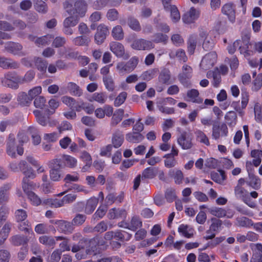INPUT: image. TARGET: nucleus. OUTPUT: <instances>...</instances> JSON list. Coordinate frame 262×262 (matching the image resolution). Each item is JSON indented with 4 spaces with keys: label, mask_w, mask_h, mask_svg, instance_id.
Masks as SVG:
<instances>
[{
    "label": "nucleus",
    "mask_w": 262,
    "mask_h": 262,
    "mask_svg": "<svg viewBox=\"0 0 262 262\" xmlns=\"http://www.w3.org/2000/svg\"><path fill=\"white\" fill-rule=\"evenodd\" d=\"M63 5L68 14L75 15L79 18L84 17L88 10V5L84 0L76 1L73 8H72V5L69 1H66Z\"/></svg>",
    "instance_id": "f257e3e1"
},
{
    "label": "nucleus",
    "mask_w": 262,
    "mask_h": 262,
    "mask_svg": "<svg viewBox=\"0 0 262 262\" xmlns=\"http://www.w3.org/2000/svg\"><path fill=\"white\" fill-rule=\"evenodd\" d=\"M24 148L18 143L16 144L15 135L11 133L6 141L7 154L12 158H15L16 154L21 156L24 154Z\"/></svg>",
    "instance_id": "f03ea898"
},
{
    "label": "nucleus",
    "mask_w": 262,
    "mask_h": 262,
    "mask_svg": "<svg viewBox=\"0 0 262 262\" xmlns=\"http://www.w3.org/2000/svg\"><path fill=\"white\" fill-rule=\"evenodd\" d=\"M86 250L82 253H76L75 256L78 259L85 258L87 255H95L97 249V246L99 244V239L97 237H94L91 239L86 238Z\"/></svg>",
    "instance_id": "7ed1b4c3"
},
{
    "label": "nucleus",
    "mask_w": 262,
    "mask_h": 262,
    "mask_svg": "<svg viewBox=\"0 0 262 262\" xmlns=\"http://www.w3.org/2000/svg\"><path fill=\"white\" fill-rule=\"evenodd\" d=\"M26 27L25 22L20 19H15L13 21L12 25L7 21L0 20V30L11 31L15 29L19 30H24Z\"/></svg>",
    "instance_id": "20e7f679"
},
{
    "label": "nucleus",
    "mask_w": 262,
    "mask_h": 262,
    "mask_svg": "<svg viewBox=\"0 0 262 262\" xmlns=\"http://www.w3.org/2000/svg\"><path fill=\"white\" fill-rule=\"evenodd\" d=\"M192 135L191 133L184 131L181 133L178 137L177 142L178 144L183 149H188L192 147Z\"/></svg>",
    "instance_id": "39448f33"
},
{
    "label": "nucleus",
    "mask_w": 262,
    "mask_h": 262,
    "mask_svg": "<svg viewBox=\"0 0 262 262\" xmlns=\"http://www.w3.org/2000/svg\"><path fill=\"white\" fill-rule=\"evenodd\" d=\"M138 63V58L134 56L131 58L126 63L123 62L118 63L117 65V69L121 73L123 72L129 73L134 70Z\"/></svg>",
    "instance_id": "423d86ee"
},
{
    "label": "nucleus",
    "mask_w": 262,
    "mask_h": 262,
    "mask_svg": "<svg viewBox=\"0 0 262 262\" xmlns=\"http://www.w3.org/2000/svg\"><path fill=\"white\" fill-rule=\"evenodd\" d=\"M4 47L7 52L13 55L19 56L26 55V53L23 51V46L18 42L8 41L5 43Z\"/></svg>",
    "instance_id": "0eeeda50"
},
{
    "label": "nucleus",
    "mask_w": 262,
    "mask_h": 262,
    "mask_svg": "<svg viewBox=\"0 0 262 262\" xmlns=\"http://www.w3.org/2000/svg\"><path fill=\"white\" fill-rule=\"evenodd\" d=\"M154 47L152 41L142 38L135 39L131 44L132 48L136 50H150Z\"/></svg>",
    "instance_id": "6e6552de"
},
{
    "label": "nucleus",
    "mask_w": 262,
    "mask_h": 262,
    "mask_svg": "<svg viewBox=\"0 0 262 262\" xmlns=\"http://www.w3.org/2000/svg\"><path fill=\"white\" fill-rule=\"evenodd\" d=\"M182 70V73L178 76L179 79L184 86L188 87L190 85L189 79L192 76V69L189 66L184 64Z\"/></svg>",
    "instance_id": "1a4fd4ad"
},
{
    "label": "nucleus",
    "mask_w": 262,
    "mask_h": 262,
    "mask_svg": "<svg viewBox=\"0 0 262 262\" xmlns=\"http://www.w3.org/2000/svg\"><path fill=\"white\" fill-rule=\"evenodd\" d=\"M216 58L217 55L214 52L206 54L202 59L200 67L204 70H207L211 68L214 66Z\"/></svg>",
    "instance_id": "9d476101"
},
{
    "label": "nucleus",
    "mask_w": 262,
    "mask_h": 262,
    "mask_svg": "<svg viewBox=\"0 0 262 262\" xmlns=\"http://www.w3.org/2000/svg\"><path fill=\"white\" fill-rule=\"evenodd\" d=\"M110 50L117 57H123L124 59L129 58V55L125 53V49L123 45L116 41H113L110 43Z\"/></svg>",
    "instance_id": "9b49d317"
},
{
    "label": "nucleus",
    "mask_w": 262,
    "mask_h": 262,
    "mask_svg": "<svg viewBox=\"0 0 262 262\" xmlns=\"http://www.w3.org/2000/svg\"><path fill=\"white\" fill-rule=\"evenodd\" d=\"M228 134V129L225 123H222L220 125H213L212 137L214 139L217 140L220 137H227Z\"/></svg>",
    "instance_id": "f8f14e48"
},
{
    "label": "nucleus",
    "mask_w": 262,
    "mask_h": 262,
    "mask_svg": "<svg viewBox=\"0 0 262 262\" xmlns=\"http://www.w3.org/2000/svg\"><path fill=\"white\" fill-rule=\"evenodd\" d=\"M54 223L57 225V230L60 232L66 234H71L74 229L72 222L59 220L56 221Z\"/></svg>",
    "instance_id": "ddd939ff"
},
{
    "label": "nucleus",
    "mask_w": 262,
    "mask_h": 262,
    "mask_svg": "<svg viewBox=\"0 0 262 262\" xmlns=\"http://www.w3.org/2000/svg\"><path fill=\"white\" fill-rule=\"evenodd\" d=\"M108 33V29L106 26L102 24L99 25L95 35V42L98 45L101 44L105 40Z\"/></svg>",
    "instance_id": "4468645a"
},
{
    "label": "nucleus",
    "mask_w": 262,
    "mask_h": 262,
    "mask_svg": "<svg viewBox=\"0 0 262 262\" xmlns=\"http://www.w3.org/2000/svg\"><path fill=\"white\" fill-rule=\"evenodd\" d=\"M199 15V11L194 7H191L188 12L184 14L182 20L185 24H191L198 19Z\"/></svg>",
    "instance_id": "2eb2a0df"
},
{
    "label": "nucleus",
    "mask_w": 262,
    "mask_h": 262,
    "mask_svg": "<svg viewBox=\"0 0 262 262\" xmlns=\"http://www.w3.org/2000/svg\"><path fill=\"white\" fill-rule=\"evenodd\" d=\"M222 13L227 15L229 21L232 23L235 20V8L232 4H226L222 8Z\"/></svg>",
    "instance_id": "dca6fc26"
},
{
    "label": "nucleus",
    "mask_w": 262,
    "mask_h": 262,
    "mask_svg": "<svg viewBox=\"0 0 262 262\" xmlns=\"http://www.w3.org/2000/svg\"><path fill=\"white\" fill-rule=\"evenodd\" d=\"M124 138L123 132L119 130H116L112 135V146L117 148L120 147L124 142Z\"/></svg>",
    "instance_id": "f3484780"
},
{
    "label": "nucleus",
    "mask_w": 262,
    "mask_h": 262,
    "mask_svg": "<svg viewBox=\"0 0 262 262\" xmlns=\"http://www.w3.org/2000/svg\"><path fill=\"white\" fill-rule=\"evenodd\" d=\"M19 67V64L17 62L10 58L0 57V67L5 69H15L18 68Z\"/></svg>",
    "instance_id": "a211bd4d"
},
{
    "label": "nucleus",
    "mask_w": 262,
    "mask_h": 262,
    "mask_svg": "<svg viewBox=\"0 0 262 262\" xmlns=\"http://www.w3.org/2000/svg\"><path fill=\"white\" fill-rule=\"evenodd\" d=\"M75 158L69 155H58L53 160L52 164H75Z\"/></svg>",
    "instance_id": "6ab92c4d"
},
{
    "label": "nucleus",
    "mask_w": 262,
    "mask_h": 262,
    "mask_svg": "<svg viewBox=\"0 0 262 262\" xmlns=\"http://www.w3.org/2000/svg\"><path fill=\"white\" fill-rule=\"evenodd\" d=\"M50 168L51 179L54 181L60 180L62 174L61 165H51Z\"/></svg>",
    "instance_id": "aec40b11"
},
{
    "label": "nucleus",
    "mask_w": 262,
    "mask_h": 262,
    "mask_svg": "<svg viewBox=\"0 0 262 262\" xmlns=\"http://www.w3.org/2000/svg\"><path fill=\"white\" fill-rule=\"evenodd\" d=\"M126 212L124 209L112 208L107 214L109 219H124L126 217Z\"/></svg>",
    "instance_id": "412c9836"
},
{
    "label": "nucleus",
    "mask_w": 262,
    "mask_h": 262,
    "mask_svg": "<svg viewBox=\"0 0 262 262\" xmlns=\"http://www.w3.org/2000/svg\"><path fill=\"white\" fill-rule=\"evenodd\" d=\"M107 99V96L105 92H96L92 94L89 98L90 102L96 101L100 104L105 103Z\"/></svg>",
    "instance_id": "4be33fe9"
},
{
    "label": "nucleus",
    "mask_w": 262,
    "mask_h": 262,
    "mask_svg": "<svg viewBox=\"0 0 262 262\" xmlns=\"http://www.w3.org/2000/svg\"><path fill=\"white\" fill-rule=\"evenodd\" d=\"M171 74L168 69L162 70L159 75L158 81L163 84H169L170 83Z\"/></svg>",
    "instance_id": "5701e85b"
},
{
    "label": "nucleus",
    "mask_w": 262,
    "mask_h": 262,
    "mask_svg": "<svg viewBox=\"0 0 262 262\" xmlns=\"http://www.w3.org/2000/svg\"><path fill=\"white\" fill-rule=\"evenodd\" d=\"M67 88L69 92L73 96L80 97L82 95V90L75 83L70 82L67 84Z\"/></svg>",
    "instance_id": "b1692460"
},
{
    "label": "nucleus",
    "mask_w": 262,
    "mask_h": 262,
    "mask_svg": "<svg viewBox=\"0 0 262 262\" xmlns=\"http://www.w3.org/2000/svg\"><path fill=\"white\" fill-rule=\"evenodd\" d=\"M168 175L170 177L172 178L174 180V182L177 184L182 183L184 178L182 172L179 169H172L169 170Z\"/></svg>",
    "instance_id": "393cba45"
},
{
    "label": "nucleus",
    "mask_w": 262,
    "mask_h": 262,
    "mask_svg": "<svg viewBox=\"0 0 262 262\" xmlns=\"http://www.w3.org/2000/svg\"><path fill=\"white\" fill-rule=\"evenodd\" d=\"M12 224L11 223H6L3 227L0 234L1 238H0V246L4 244L6 239L9 236V234L11 230Z\"/></svg>",
    "instance_id": "a878e982"
},
{
    "label": "nucleus",
    "mask_w": 262,
    "mask_h": 262,
    "mask_svg": "<svg viewBox=\"0 0 262 262\" xmlns=\"http://www.w3.org/2000/svg\"><path fill=\"white\" fill-rule=\"evenodd\" d=\"M178 232L187 238H191L193 235L194 230L187 225L181 224L178 228Z\"/></svg>",
    "instance_id": "bb28decb"
},
{
    "label": "nucleus",
    "mask_w": 262,
    "mask_h": 262,
    "mask_svg": "<svg viewBox=\"0 0 262 262\" xmlns=\"http://www.w3.org/2000/svg\"><path fill=\"white\" fill-rule=\"evenodd\" d=\"M98 203V199L91 198L88 200L85 207L84 212L85 213L91 214L95 209Z\"/></svg>",
    "instance_id": "cd10ccee"
},
{
    "label": "nucleus",
    "mask_w": 262,
    "mask_h": 262,
    "mask_svg": "<svg viewBox=\"0 0 262 262\" xmlns=\"http://www.w3.org/2000/svg\"><path fill=\"white\" fill-rule=\"evenodd\" d=\"M200 36L202 38L205 37V40L203 43V48L206 51L211 50L214 45V41L210 37L206 36L205 32H202L200 34Z\"/></svg>",
    "instance_id": "c85d7f7f"
},
{
    "label": "nucleus",
    "mask_w": 262,
    "mask_h": 262,
    "mask_svg": "<svg viewBox=\"0 0 262 262\" xmlns=\"http://www.w3.org/2000/svg\"><path fill=\"white\" fill-rule=\"evenodd\" d=\"M169 56L171 59L177 58L180 61L183 62H186L187 60L185 52L182 49L171 51L169 54Z\"/></svg>",
    "instance_id": "c756f323"
},
{
    "label": "nucleus",
    "mask_w": 262,
    "mask_h": 262,
    "mask_svg": "<svg viewBox=\"0 0 262 262\" xmlns=\"http://www.w3.org/2000/svg\"><path fill=\"white\" fill-rule=\"evenodd\" d=\"M199 92L196 89H191L187 91V96L189 100L194 103H201L203 102V99L199 97Z\"/></svg>",
    "instance_id": "7c9ffc66"
},
{
    "label": "nucleus",
    "mask_w": 262,
    "mask_h": 262,
    "mask_svg": "<svg viewBox=\"0 0 262 262\" xmlns=\"http://www.w3.org/2000/svg\"><path fill=\"white\" fill-rule=\"evenodd\" d=\"M35 75V73L33 71L29 70L26 73L24 77L19 76L15 79L19 84L28 83L34 79Z\"/></svg>",
    "instance_id": "2f4dec72"
},
{
    "label": "nucleus",
    "mask_w": 262,
    "mask_h": 262,
    "mask_svg": "<svg viewBox=\"0 0 262 262\" xmlns=\"http://www.w3.org/2000/svg\"><path fill=\"white\" fill-rule=\"evenodd\" d=\"M225 119L226 123L230 127H233L235 125L237 122V115L234 111L228 112L225 116Z\"/></svg>",
    "instance_id": "473e14b6"
},
{
    "label": "nucleus",
    "mask_w": 262,
    "mask_h": 262,
    "mask_svg": "<svg viewBox=\"0 0 262 262\" xmlns=\"http://www.w3.org/2000/svg\"><path fill=\"white\" fill-rule=\"evenodd\" d=\"M53 39V36L51 34H47L37 37L35 40V44L38 47L46 46L49 45Z\"/></svg>",
    "instance_id": "72a5a7b5"
},
{
    "label": "nucleus",
    "mask_w": 262,
    "mask_h": 262,
    "mask_svg": "<svg viewBox=\"0 0 262 262\" xmlns=\"http://www.w3.org/2000/svg\"><path fill=\"white\" fill-rule=\"evenodd\" d=\"M72 41L76 46H87L90 42V39L85 36L81 35L72 38Z\"/></svg>",
    "instance_id": "f704fd0d"
},
{
    "label": "nucleus",
    "mask_w": 262,
    "mask_h": 262,
    "mask_svg": "<svg viewBox=\"0 0 262 262\" xmlns=\"http://www.w3.org/2000/svg\"><path fill=\"white\" fill-rule=\"evenodd\" d=\"M17 100L20 105L22 106H28L32 101V99L29 95L25 92H20L17 95Z\"/></svg>",
    "instance_id": "c9c22d12"
},
{
    "label": "nucleus",
    "mask_w": 262,
    "mask_h": 262,
    "mask_svg": "<svg viewBox=\"0 0 262 262\" xmlns=\"http://www.w3.org/2000/svg\"><path fill=\"white\" fill-rule=\"evenodd\" d=\"M20 170L28 178H33L35 176V170L31 165H21Z\"/></svg>",
    "instance_id": "e433bc0d"
},
{
    "label": "nucleus",
    "mask_w": 262,
    "mask_h": 262,
    "mask_svg": "<svg viewBox=\"0 0 262 262\" xmlns=\"http://www.w3.org/2000/svg\"><path fill=\"white\" fill-rule=\"evenodd\" d=\"M129 230L136 231L142 226V222L139 216L135 215L132 217L129 223Z\"/></svg>",
    "instance_id": "4c0bfd02"
},
{
    "label": "nucleus",
    "mask_w": 262,
    "mask_h": 262,
    "mask_svg": "<svg viewBox=\"0 0 262 262\" xmlns=\"http://www.w3.org/2000/svg\"><path fill=\"white\" fill-rule=\"evenodd\" d=\"M166 11H169L170 13V18L172 21L174 23L178 22L181 18L179 11L174 5L169 7L168 9H165Z\"/></svg>",
    "instance_id": "58836bf2"
},
{
    "label": "nucleus",
    "mask_w": 262,
    "mask_h": 262,
    "mask_svg": "<svg viewBox=\"0 0 262 262\" xmlns=\"http://www.w3.org/2000/svg\"><path fill=\"white\" fill-rule=\"evenodd\" d=\"M143 138V136L140 133L137 132L128 133L126 135V139L129 142L139 143L141 142Z\"/></svg>",
    "instance_id": "ea45409f"
},
{
    "label": "nucleus",
    "mask_w": 262,
    "mask_h": 262,
    "mask_svg": "<svg viewBox=\"0 0 262 262\" xmlns=\"http://www.w3.org/2000/svg\"><path fill=\"white\" fill-rule=\"evenodd\" d=\"M86 238H82L79 242L73 245L71 251L74 253H81V250H84L86 246Z\"/></svg>",
    "instance_id": "a19ab883"
},
{
    "label": "nucleus",
    "mask_w": 262,
    "mask_h": 262,
    "mask_svg": "<svg viewBox=\"0 0 262 262\" xmlns=\"http://www.w3.org/2000/svg\"><path fill=\"white\" fill-rule=\"evenodd\" d=\"M10 184L4 185L0 189V203L7 202L9 199V191L10 189Z\"/></svg>",
    "instance_id": "79ce46f5"
},
{
    "label": "nucleus",
    "mask_w": 262,
    "mask_h": 262,
    "mask_svg": "<svg viewBox=\"0 0 262 262\" xmlns=\"http://www.w3.org/2000/svg\"><path fill=\"white\" fill-rule=\"evenodd\" d=\"M39 242L48 247H53L55 244V239L54 237L47 235H42L39 238Z\"/></svg>",
    "instance_id": "37998d69"
},
{
    "label": "nucleus",
    "mask_w": 262,
    "mask_h": 262,
    "mask_svg": "<svg viewBox=\"0 0 262 262\" xmlns=\"http://www.w3.org/2000/svg\"><path fill=\"white\" fill-rule=\"evenodd\" d=\"M194 134L195 135L196 139L198 141L207 146L210 145V142L208 137L202 130L196 129L194 132Z\"/></svg>",
    "instance_id": "c03bdc74"
},
{
    "label": "nucleus",
    "mask_w": 262,
    "mask_h": 262,
    "mask_svg": "<svg viewBox=\"0 0 262 262\" xmlns=\"http://www.w3.org/2000/svg\"><path fill=\"white\" fill-rule=\"evenodd\" d=\"M28 130L31 134L33 144L35 145H38L40 143L41 138L37 128L34 126H30Z\"/></svg>",
    "instance_id": "a18cd8bd"
},
{
    "label": "nucleus",
    "mask_w": 262,
    "mask_h": 262,
    "mask_svg": "<svg viewBox=\"0 0 262 262\" xmlns=\"http://www.w3.org/2000/svg\"><path fill=\"white\" fill-rule=\"evenodd\" d=\"M34 64L39 71L44 72L47 70L48 63L41 58L35 57Z\"/></svg>",
    "instance_id": "49530a36"
},
{
    "label": "nucleus",
    "mask_w": 262,
    "mask_h": 262,
    "mask_svg": "<svg viewBox=\"0 0 262 262\" xmlns=\"http://www.w3.org/2000/svg\"><path fill=\"white\" fill-rule=\"evenodd\" d=\"M79 19V18L77 16L73 15H71L70 16L66 17L63 20L62 25H65L73 28L78 24Z\"/></svg>",
    "instance_id": "de8ad7c7"
},
{
    "label": "nucleus",
    "mask_w": 262,
    "mask_h": 262,
    "mask_svg": "<svg viewBox=\"0 0 262 262\" xmlns=\"http://www.w3.org/2000/svg\"><path fill=\"white\" fill-rule=\"evenodd\" d=\"M112 34L116 40H120L124 38V32L121 26L118 25L114 27L112 31Z\"/></svg>",
    "instance_id": "09e8293b"
},
{
    "label": "nucleus",
    "mask_w": 262,
    "mask_h": 262,
    "mask_svg": "<svg viewBox=\"0 0 262 262\" xmlns=\"http://www.w3.org/2000/svg\"><path fill=\"white\" fill-rule=\"evenodd\" d=\"M262 87V74H259L252 83L251 90L253 92L258 91Z\"/></svg>",
    "instance_id": "8fccbe9b"
},
{
    "label": "nucleus",
    "mask_w": 262,
    "mask_h": 262,
    "mask_svg": "<svg viewBox=\"0 0 262 262\" xmlns=\"http://www.w3.org/2000/svg\"><path fill=\"white\" fill-rule=\"evenodd\" d=\"M124 111L122 109L117 110L113 114L111 121L112 126L116 125L122 119Z\"/></svg>",
    "instance_id": "3c124183"
},
{
    "label": "nucleus",
    "mask_w": 262,
    "mask_h": 262,
    "mask_svg": "<svg viewBox=\"0 0 262 262\" xmlns=\"http://www.w3.org/2000/svg\"><path fill=\"white\" fill-rule=\"evenodd\" d=\"M35 10L39 13L45 14L48 11L47 4L43 1H38L34 4Z\"/></svg>",
    "instance_id": "603ef678"
},
{
    "label": "nucleus",
    "mask_w": 262,
    "mask_h": 262,
    "mask_svg": "<svg viewBox=\"0 0 262 262\" xmlns=\"http://www.w3.org/2000/svg\"><path fill=\"white\" fill-rule=\"evenodd\" d=\"M197 42V36L195 35H191L188 41V51L190 54L194 53Z\"/></svg>",
    "instance_id": "864d4df0"
},
{
    "label": "nucleus",
    "mask_w": 262,
    "mask_h": 262,
    "mask_svg": "<svg viewBox=\"0 0 262 262\" xmlns=\"http://www.w3.org/2000/svg\"><path fill=\"white\" fill-rule=\"evenodd\" d=\"M157 172L158 170L156 168L151 167L147 168L143 171L142 178L152 179L157 174Z\"/></svg>",
    "instance_id": "5fc2aeb1"
},
{
    "label": "nucleus",
    "mask_w": 262,
    "mask_h": 262,
    "mask_svg": "<svg viewBox=\"0 0 262 262\" xmlns=\"http://www.w3.org/2000/svg\"><path fill=\"white\" fill-rule=\"evenodd\" d=\"M103 81L106 89L113 92L115 89V83L111 76H103Z\"/></svg>",
    "instance_id": "6e6d98bb"
},
{
    "label": "nucleus",
    "mask_w": 262,
    "mask_h": 262,
    "mask_svg": "<svg viewBox=\"0 0 262 262\" xmlns=\"http://www.w3.org/2000/svg\"><path fill=\"white\" fill-rule=\"evenodd\" d=\"M210 213L217 217H223L226 215V211L221 208L212 207L209 209Z\"/></svg>",
    "instance_id": "4d7b16f0"
},
{
    "label": "nucleus",
    "mask_w": 262,
    "mask_h": 262,
    "mask_svg": "<svg viewBox=\"0 0 262 262\" xmlns=\"http://www.w3.org/2000/svg\"><path fill=\"white\" fill-rule=\"evenodd\" d=\"M86 219V216L82 214H76L73 219L72 220V223L73 226H79L82 225Z\"/></svg>",
    "instance_id": "13d9d810"
},
{
    "label": "nucleus",
    "mask_w": 262,
    "mask_h": 262,
    "mask_svg": "<svg viewBox=\"0 0 262 262\" xmlns=\"http://www.w3.org/2000/svg\"><path fill=\"white\" fill-rule=\"evenodd\" d=\"M129 27L135 31H139L141 28L139 21L132 17H129L127 20Z\"/></svg>",
    "instance_id": "bf43d9fd"
},
{
    "label": "nucleus",
    "mask_w": 262,
    "mask_h": 262,
    "mask_svg": "<svg viewBox=\"0 0 262 262\" xmlns=\"http://www.w3.org/2000/svg\"><path fill=\"white\" fill-rule=\"evenodd\" d=\"M52 40V46L56 48L63 47L67 42L66 38L62 36H56Z\"/></svg>",
    "instance_id": "052dcab7"
},
{
    "label": "nucleus",
    "mask_w": 262,
    "mask_h": 262,
    "mask_svg": "<svg viewBox=\"0 0 262 262\" xmlns=\"http://www.w3.org/2000/svg\"><path fill=\"white\" fill-rule=\"evenodd\" d=\"M106 211L107 207L106 206H100L93 214L92 218L94 220H98L104 216Z\"/></svg>",
    "instance_id": "680f3d73"
},
{
    "label": "nucleus",
    "mask_w": 262,
    "mask_h": 262,
    "mask_svg": "<svg viewBox=\"0 0 262 262\" xmlns=\"http://www.w3.org/2000/svg\"><path fill=\"white\" fill-rule=\"evenodd\" d=\"M168 37L167 35L161 33H156L153 35L152 41L155 43L162 42L166 43Z\"/></svg>",
    "instance_id": "e2e57ef3"
},
{
    "label": "nucleus",
    "mask_w": 262,
    "mask_h": 262,
    "mask_svg": "<svg viewBox=\"0 0 262 262\" xmlns=\"http://www.w3.org/2000/svg\"><path fill=\"white\" fill-rule=\"evenodd\" d=\"M27 217L26 211L23 209H17L15 212V219L17 222H22Z\"/></svg>",
    "instance_id": "0e129e2a"
},
{
    "label": "nucleus",
    "mask_w": 262,
    "mask_h": 262,
    "mask_svg": "<svg viewBox=\"0 0 262 262\" xmlns=\"http://www.w3.org/2000/svg\"><path fill=\"white\" fill-rule=\"evenodd\" d=\"M158 72L157 69H150L143 73L142 77L143 80L149 81L154 78Z\"/></svg>",
    "instance_id": "69168bd1"
},
{
    "label": "nucleus",
    "mask_w": 262,
    "mask_h": 262,
    "mask_svg": "<svg viewBox=\"0 0 262 262\" xmlns=\"http://www.w3.org/2000/svg\"><path fill=\"white\" fill-rule=\"evenodd\" d=\"M211 221L212 223L210 225L209 228L214 233L215 232H219L220 231L219 228L222 225V221L216 218H212Z\"/></svg>",
    "instance_id": "338daca9"
},
{
    "label": "nucleus",
    "mask_w": 262,
    "mask_h": 262,
    "mask_svg": "<svg viewBox=\"0 0 262 262\" xmlns=\"http://www.w3.org/2000/svg\"><path fill=\"white\" fill-rule=\"evenodd\" d=\"M234 193L238 199H243L248 193V192L242 186L237 185L234 188Z\"/></svg>",
    "instance_id": "774afa93"
}]
</instances>
